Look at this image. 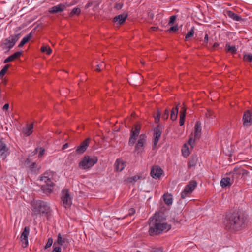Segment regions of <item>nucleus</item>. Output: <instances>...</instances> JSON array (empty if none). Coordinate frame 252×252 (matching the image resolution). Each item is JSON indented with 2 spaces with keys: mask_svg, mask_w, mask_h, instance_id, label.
Here are the masks:
<instances>
[{
  "mask_svg": "<svg viewBox=\"0 0 252 252\" xmlns=\"http://www.w3.org/2000/svg\"><path fill=\"white\" fill-rule=\"evenodd\" d=\"M249 222L247 215L240 211L227 213L224 217L223 225L225 230L235 233L245 229Z\"/></svg>",
  "mask_w": 252,
  "mask_h": 252,
  "instance_id": "1",
  "label": "nucleus"
},
{
  "mask_svg": "<svg viewBox=\"0 0 252 252\" xmlns=\"http://www.w3.org/2000/svg\"><path fill=\"white\" fill-rule=\"evenodd\" d=\"M163 220L162 214L160 212H156L153 216L150 218L148 232L150 236L160 235L171 228L170 225L163 222Z\"/></svg>",
  "mask_w": 252,
  "mask_h": 252,
  "instance_id": "2",
  "label": "nucleus"
},
{
  "mask_svg": "<svg viewBox=\"0 0 252 252\" xmlns=\"http://www.w3.org/2000/svg\"><path fill=\"white\" fill-rule=\"evenodd\" d=\"M32 216H48L51 214V209L47 202L37 200L32 202Z\"/></svg>",
  "mask_w": 252,
  "mask_h": 252,
  "instance_id": "3",
  "label": "nucleus"
},
{
  "mask_svg": "<svg viewBox=\"0 0 252 252\" xmlns=\"http://www.w3.org/2000/svg\"><path fill=\"white\" fill-rule=\"evenodd\" d=\"M48 172L44 173V175L40 177V181L44 182L45 184L42 185L41 189L43 193L48 194H50L53 189L55 185L51 178L49 177Z\"/></svg>",
  "mask_w": 252,
  "mask_h": 252,
  "instance_id": "4",
  "label": "nucleus"
},
{
  "mask_svg": "<svg viewBox=\"0 0 252 252\" xmlns=\"http://www.w3.org/2000/svg\"><path fill=\"white\" fill-rule=\"evenodd\" d=\"M161 112L159 109H158L157 112L154 114V118L155 119V123L158 125L153 129V141L158 142L162 133V126L159 124L160 118L161 117Z\"/></svg>",
  "mask_w": 252,
  "mask_h": 252,
  "instance_id": "5",
  "label": "nucleus"
},
{
  "mask_svg": "<svg viewBox=\"0 0 252 252\" xmlns=\"http://www.w3.org/2000/svg\"><path fill=\"white\" fill-rule=\"evenodd\" d=\"M163 14L161 13H158L157 15L156 20L158 21L159 24H162V31H164L167 33H173V15H172L170 17L169 20L167 22V21L165 22L166 24V25L162 24L163 21H160L161 19L162 18Z\"/></svg>",
  "mask_w": 252,
  "mask_h": 252,
  "instance_id": "6",
  "label": "nucleus"
},
{
  "mask_svg": "<svg viewBox=\"0 0 252 252\" xmlns=\"http://www.w3.org/2000/svg\"><path fill=\"white\" fill-rule=\"evenodd\" d=\"M97 162L96 157L91 158L89 156H85L79 163V167L83 169H88L94 166Z\"/></svg>",
  "mask_w": 252,
  "mask_h": 252,
  "instance_id": "7",
  "label": "nucleus"
},
{
  "mask_svg": "<svg viewBox=\"0 0 252 252\" xmlns=\"http://www.w3.org/2000/svg\"><path fill=\"white\" fill-rule=\"evenodd\" d=\"M141 126L142 124L139 122L133 125L130 131V137L128 142H136L140 135Z\"/></svg>",
  "mask_w": 252,
  "mask_h": 252,
  "instance_id": "8",
  "label": "nucleus"
},
{
  "mask_svg": "<svg viewBox=\"0 0 252 252\" xmlns=\"http://www.w3.org/2000/svg\"><path fill=\"white\" fill-rule=\"evenodd\" d=\"M61 199L63 206L67 208L72 204V198L67 189H63L61 192Z\"/></svg>",
  "mask_w": 252,
  "mask_h": 252,
  "instance_id": "9",
  "label": "nucleus"
},
{
  "mask_svg": "<svg viewBox=\"0 0 252 252\" xmlns=\"http://www.w3.org/2000/svg\"><path fill=\"white\" fill-rule=\"evenodd\" d=\"M197 185V183L195 180H191L185 187L183 191L181 193V197L185 198L188 194H190Z\"/></svg>",
  "mask_w": 252,
  "mask_h": 252,
  "instance_id": "10",
  "label": "nucleus"
},
{
  "mask_svg": "<svg viewBox=\"0 0 252 252\" xmlns=\"http://www.w3.org/2000/svg\"><path fill=\"white\" fill-rule=\"evenodd\" d=\"M223 152L226 156L231 157L233 153L236 151L237 147L235 143H224L222 145Z\"/></svg>",
  "mask_w": 252,
  "mask_h": 252,
  "instance_id": "11",
  "label": "nucleus"
},
{
  "mask_svg": "<svg viewBox=\"0 0 252 252\" xmlns=\"http://www.w3.org/2000/svg\"><path fill=\"white\" fill-rule=\"evenodd\" d=\"M15 45L10 36L7 38L2 40L0 42V46L3 50H6L5 53L6 54Z\"/></svg>",
  "mask_w": 252,
  "mask_h": 252,
  "instance_id": "12",
  "label": "nucleus"
},
{
  "mask_svg": "<svg viewBox=\"0 0 252 252\" xmlns=\"http://www.w3.org/2000/svg\"><path fill=\"white\" fill-rule=\"evenodd\" d=\"M70 4L67 2L61 3L57 5L54 6L49 9V12L51 14H56L63 12Z\"/></svg>",
  "mask_w": 252,
  "mask_h": 252,
  "instance_id": "13",
  "label": "nucleus"
},
{
  "mask_svg": "<svg viewBox=\"0 0 252 252\" xmlns=\"http://www.w3.org/2000/svg\"><path fill=\"white\" fill-rule=\"evenodd\" d=\"M201 123L199 121H197L194 126V137H190L187 142H195L196 140H199L201 137Z\"/></svg>",
  "mask_w": 252,
  "mask_h": 252,
  "instance_id": "14",
  "label": "nucleus"
},
{
  "mask_svg": "<svg viewBox=\"0 0 252 252\" xmlns=\"http://www.w3.org/2000/svg\"><path fill=\"white\" fill-rule=\"evenodd\" d=\"M30 233V228L26 226L20 236V241L22 243V247L23 248H27L28 246V236Z\"/></svg>",
  "mask_w": 252,
  "mask_h": 252,
  "instance_id": "15",
  "label": "nucleus"
},
{
  "mask_svg": "<svg viewBox=\"0 0 252 252\" xmlns=\"http://www.w3.org/2000/svg\"><path fill=\"white\" fill-rule=\"evenodd\" d=\"M195 143H185L182 148V154L184 157L187 158L190 154L191 151L195 146Z\"/></svg>",
  "mask_w": 252,
  "mask_h": 252,
  "instance_id": "16",
  "label": "nucleus"
},
{
  "mask_svg": "<svg viewBox=\"0 0 252 252\" xmlns=\"http://www.w3.org/2000/svg\"><path fill=\"white\" fill-rule=\"evenodd\" d=\"M244 126H250L252 123V110H247L244 112L243 116Z\"/></svg>",
  "mask_w": 252,
  "mask_h": 252,
  "instance_id": "17",
  "label": "nucleus"
},
{
  "mask_svg": "<svg viewBox=\"0 0 252 252\" xmlns=\"http://www.w3.org/2000/svg\"><path fill=\"white\" fill-rule=\"evenodd\" d=\"M25 165L29 168L31 172L33 173H37L40 168L34 162H32L31 159L27 158L25 161Z\"/></svg>",
  "mask_w": 252,
  "mask_h": 252,
  "instance_id": "18",
  "label": "nucleus"
},
{
  "mask_svg": "<svg viewBox=\"0 0 252 252\" xmlns=\"http://www.w3.org/2000/svg\"><path fill=\"white\" fill-rule=\"evenodd\" d=\"M56 242L59 245L63 246L64 248H66L69 243V241L66 236L62 235L61 233H59L57 236V241L54 243V245H55Z\"/></svg>",
  "mask_w": 252,
  "mask_h": 252,
  "instance_id": "19",
  "label": "nucleus"
},
{
  "mask_svg": "<svg viewBox=\"0 0 252 252\" xmlns=\"http://www.w3.org/2000/svg\"><path fill=\"white\" fill-rule=\"evenodd\" d=\"M163 173L162 169L158 166L153 167L151 170V175L155 179L159 178Z\"/></svg>",
  "mask_w": 252,
  "mask_h": 252,
  "instance_id": "20",
  "label": "nucleus"
},
{
  "mask_svg": "<svg viewBox=\"0 0 252 252\" xmlns=\"http://www.w3.org/2000/svg\"><path fill=\"white\" fill-rule=\"evenodd\" d=\"M127 17V14H126L125 15L120 14L117 16H116L113 18V22L114 23H117V25L120 26L124 24L125 23Z\"/></svg>",
  "mask_w": 252,
  "mask_h": 252,
  "instance_id": "21",
  "label": "nucleus"
},
{
  "mask_svg": "<svg viewBox=\"0 0 252 252\" xmlns=\"http://www.w3.org/2000/svg\"><path fill=\"white\" fill-rule=\"evenodd\" d=\"M231 179H233V183L237 182L238 180L241 178L238 167H235L233 171L228 173Z\"/></svg>",
  "mask_w": 252,
  "mask_h": 252,
  "instance_id": "22",
  "label": "nucleus"
},
{
  "mask_svg": "<svg viewBox=\"0 0 252 252\" xmlns=\"http://www.w3.org/2000/svg\"><path fill=\"white\" fill-rule=\"evenodd\" d=\"M126 166V162L122 159L118 158L116 160L114 164L115 170L117 172L122 171Z\"/></svg>",
  "mask_w": 252,
  "mask_h": 252,
  "instance_id": "23",
  "label": "nucleus"
},
{
  "mask_svg": "<svg viewBox=\"0 0 252 252\" xmlns=\"http://www.w3.org/2000/svg\"><path fill=\"white\" fill-rule=\"evenodd\" d=\"M220 184L222 188L230 187L233 184V179H231L228 174H226V176L221 179Z\"/></svg>",
  "mask_w": 252,
  "mask_h": 252,
  "instance_id": "24",
  "label": "nucleus"
},
{
  "mask_svg": "<svg viewBox=\"0 0 252 252\" xmlns=\"http://www.w3.org/2000/svg\"><path fill=\"white\" fill-rule=\"evenodd\" d=\"M0 154L1 157L5 158L10 154V150L4 143H0Z\"/></svg>",
  "mask_w": 252,
  "mask_h": 252,
  "instance_id": "25",
  "label": "nucleus"
},
{
  "mask_svg": "<svg viewBox=\"0 0 252 252\" xmlns=\"http://www.w3.org/2000/svg\"><path fill=\"white\" fill-rule=\"evenodd\" d=\"M226 14L229 18L232 19L234 21H243V19H242L240 16L236 14L235 13H234V12H233L232 11H230V10L226 11Z\"/></svg>",
  "mask_w": 252,
  "mask_h": 252,
  "instance_id": "26",
  "label": "nucleus"
},
{
  "mask_svg": "<svg viewBox=\"0 0 252 252\" xmlns=\"http://www.w3.org/2000/svg\"><path fill=\"white\" fill-rule=\"evenodd\" d=\"M32 36V32L28 34L27 35L23 37L18 45V47L19 48H22L25 44L27 43L29 41L31 40Z\"/></svg>",
  "mask_w": 252,
  "mask_h": 252,
  "instance_id": "27",
  "label": "nucleus"
},
{
  "mask_svg": "<svg viewBox=\"0 0 252 252\" xmlns=\"http://www.w3.org/2000/svg\"><path fill=\"white\" fill-rule=\"evenodd\" d=\"M33 124L31 123L30 124H27L26 126L23 128V132L25 135L29 136L33 132Z\"/></svg>",
  "mask_w": 252,
  "mask_h": 252,
  "instance_id": "28",
  "label": "nucleus"
},
{
  "mask_svg": "<svg viewBox=\"0 0 252 252\" xmlns=\"http://www.w3.org/2000/svg\"><path fill=\"white\" fill-rule=\"evenodd\" d=\"M198 161V157L196 155H192L188 163V168H191L196 166Z\"/></svg>",
  "mask_w": 252,
  "mask_h": 252,
  "instance_id": "29",
  "label": "nucleus"
},
{
  "mask_svg": "<svg viewBox=\"0 0 252 252\" xmlns=\"http://www.w3.org/2000/svg\"><path fill=\"white\" fill-rule=\"evenodd\" d=\"M186 109L182 107L180 112L179 124L180 126L184 125L186 117Z\"/></svg>",
  "mask_w": 252,
  "mask_h": 252,
  "instance_id": "30",
  "label": "nucleus"
},
{
  "mask_svg": "<svg viewBox=\"0 0 252 252\" xmlns=\"http://www.w3.org/2000/svg\"><path fill=\"white\" fill-rule=\"evenodd\" d=\"M163 198L167 205H170L172 204L173 200L171 194L165 193L163 196Z\"/></svg>",
  "mask_w": 252,
  "mask_h": 252,
  "instance_id": "31",
  "label": "nucleus"
},
{
  "mask_svg": "<svg viewBox=\"0 0 252 252\" xmlns=\"http://www.w3.org/2000/svg\"><path fill=\"white\" fill-rule=\"evenodd\" d=\"M226 52L230 53L232 54H235L237 52V48L235 46H230L229 44L227 43L225 45Z\"/></svg>",
  "mask_w": 252,
  "mask_h": 252,
  "instance_id": "32",
  "label": "nucleus"
},
{
  "mask_svg": "<svg viewBox=\"0 0 252 252\" xmlns=\"http://www.w3.org/2000/svg\"><path fill=\"white\" fill-rule=\"evenodd\" d=\"M84 144L80 145L76 149V152L78 154L83 153L86 150L87 148L89 146V143H84Z\"/></svg>",
  "mask_w": 252,
  "mask_h": 252,
  "instance_id": "33",
  "label": "nucleus"
},
{
  "mask_svg": "<svg viewBox=\"0 0 252 252\" xmlns=\"http://www.w3.org/2000/svg\"><path fill=\"white\" fill-rule=\"evenodd\" d=\"M238 168L239 170V173H240L241 177L243 178L244 180L246 179L247 177L249 176V172L241 167H238Z\"/></svg>",
  "mask_w": 252,
  "mask_h": 252,
  "instance_id": "34",
  "label": "nucleus"
},
{
  "mask_svg": "<svg viewBox=\"0 0 252 252\" xmlns=\"http://www.w3.org/2000/svg\"><path fill=\"white\" fill-rule=\"evenodd\" d=\"M42 53H46L47 55H50L52 52L51 48L48 46H43L40 48Z\"/></svg>",
  "mask_w": 252,
  "mask_h": 252,
  "instance_id": "35",
  "label": "nucleus"
},
{
  "mask_svg": "<svg viewBox=\"0 0 252 252\" xmlns=\"http://www.w3.org/2000/svg\"><path fill=\"white\" fill-rule=\"evenodd\" d=\"M243 60L248 63L252 62V54L244 53Z\"/></svg>",
  "mask_w": 252,
  "mask_h": 252,
  "instance_id": "36",
  "label": "nucleus"
},
{
  "mask_svg": "<svg viewBox=\"0 0 252 252\" xmlns=\"http://www.w3.org/2000/svg\"><path fill=\"white\" fill-rule=\"evenodd\" d=\"M81 13V9L78 7H74L71 11L69 13V16L71 17L74 15H79Z\"/></svg>",
  "mask_w": 252,
  "mask_h": 252,
  "instance_id": "37",
  "label": "nucleus"
},
{
  "mask_svg": "<svg viewBox=\"0 0 252 252\" xmlns=\"http://www.w3.org/2000/svg\"><path fill=\"white\" fill-rule=\"evenodd\" d=\"M141 178H142V176H141L140 175H135L132 177H128L127 179V181L129 183H135L138 180L141 179Z\"/></svg>",
  "mask_w": 252,
  "mask_h": 252,
  "instance_id": "38",
  "label": "nucleus"
},
{
  "mask_svg": "<svg viewBox=\"0 0 252 252\" xmlns=\"http://www.w3.org/2000/svg\"><path fill=\"white\" fill-rule=\"evenodd\" d=\"M177 15H174V33L179 30V28H181L183 26V23L179 24L177 23Z\"/></svg>",
  "mask_w": 252,
  "mask_h": 252,
  "instance_id": "39",
  "label": "nucleus"
},
{
  "mask_svg": "<svg viewBox=\"0 0 252 252\" xmlns=\"http://www.w3.org/2000/svg\"><path fill=\"white\" fill-rule=\"evenodd\" d=\"M194 27H192L191 30L188 32V33L185 35V39L187 40L188 39L192 37L194 33Z\"/></svg>",
  "mask_w": 252,
  "mask_h": 252,
  "instance_id": "40",
  "label": "nucleus"
},
{
  "mask_svg": "<svg viewBox=\"0 0 252 252\" xmlns=\"http://www.w3.org/2000/svg\"><path fill=\"white\" fill-rule=\"evenodd\" d=\"M45 150L44 148L42 147L37 148H36L34 151H33V153L34 154H37L38 152H39L38 157H41L43 155L44 153Z\"/></svg>",
  "mask_w": 252,
  "mask_h": 252,
  "instance_id": "41",
  "label": "nucleus"
},
{
  "mask_svg": "<svg viewBox=\"0 0 252 252\" xmlns=\"http://www.w3.org/2000/svg\"><path fill=\"white\" fill-rule=\"evenodd\" d=\"M144 147V143H136L135 146V151L138 153L142 151Z\"/></svg>",
  "mask_w": 252,
  "mask_h": 252,
  "instance_id": "42",
  "label": "nucleus"
},
{
  "mask_svg": "<svg viewBox=\"0 0 252 252\" xmlns=\"http://www.w3.org/2000/svg\"><path fill=\"white\" fill-rule=\"evenodd\" d=\"M23 54L22 51H19L15 52L14 54L11 55L13 60L14 61L16 59H18Z\"/></svg>",
  "mask_w": 252,
  "mask_h": 252,
  "instance_id": "43",
  "label": "nucleus"
},
{
  "mask_svg": "<svg viewBox=\"0 0 252 252\" xmlns=\"http://www.w3.org/2000/svg\"><path fill=\"white\" fill-rule=\"evenodd\" d=\"M139 139L136 142H146L147 140V135L145 133H142L139 136Z\"/></svg>",
  "mask_w": 252,
  "mask_h": 252,
  "instance_id": "44",
  "label": "nucleus"
},
{
  "mask_svg": "<svg viewBox=\"0 0 252 252\" xmlns=\"http://www.w3.org/2000/svg\"><path fill=\"white\" fill-rule=\"evenodd\" d=\"M10 37L12 39L15 44H16V42L19 40L20 37V33L11 35Z\"/></svg>",
  "mask_w": 252,
  "mask_h": 252,
  "instance_id": "45",
  "label": "nucleus"
},
{
  "mask_svg": "<svg viewBox=\"0 0 252 252\" xmlns=\"http://www.w3.org/2000/svg\"><path fill=\"white\" fill-rule=\"evenodd\" d=\"M169 110L167 108H166L165 110L164 113L162 115V117H161L162 119L164 120H167L169 116Z\"/></svg>",
  "mask_w": 252,
  "mask_h": 252,
  "instance_id": "46",
  "label": "nucleus"
},
{
  "mask_svg": "<svg viewBox=\"0 0 252 252\" xmlns=\"http://www.w3.org/2000/svg\"><path fill=\"white\" fill-rule=\"evenodd\" d=\"M53 239L52 238H49L48 239L47 243H46V245L45 246L44 249H47L48 248H50L52 246V245L53 244Z\"/></svg>",
  "mask_w": 252,
  "mask_h": 252,
  "instance_id": "47",
  "label": "nucleus"
},
{
  "mask_svg": "<svg viewBox=\"0 0 252 252\" xmlns=\"http://www.w3.org/2000/svg\"><path fill=\"white\" fill-rule=\"evenodd\" d=\"M104 67V64L103 63H101L97 64L95 66V70L97 72H100L102 70V68Z\"/></svg>",
  "mask_w": 252,
  "mask_h": 252,
  "instance_id": "48",
  "label": "nucleus"
},
{
  "mask_svg": "<svg viewBox=\"0 0 252 252\" xmlns=\"http://www.w3.org/2000/svg\"><path fill=\"white\" fill-rule=\"evenodd\" d=\"M123 3H116L114 8L117 10L121 9L123 7Z\"/></svg>",
  "mask_w": 252,
  "mask_h": 252,
  "instance_id": "49",
  "label": "nucleus"
},
{
  "mask_svg": "<svg viewBox=\"0 0 252 252\" xmlns=\"http://www.w3.org/2000/svg\"><path fill=\"white\" fill-rule=\"evenodd\" d=\"M13 61L12 57L10 55L4 60L3 63H7Z\"/></svg>",
  "mask_w": 252,
  "mask_h": 252,
  "instance_id": "50",
  "label": "nucleus"
},
{
  "mask_svg": "<svg viewBox=\"0 0 252 252\" xmlns=\"http://www.w3.org/2000/svg\"><path fill=\"white\" fill-rule=\"evenodd\" d=\"M148 16L151 20H153L154 18V13L151 10L148 12Z\"/></svg>",
  "mask_w": 252,
  "mask_h": 252,
  "instance_id": "51",
  "label": "nucleus"
},
{
  "mask_svg": "<svg viewBox=\"0 0 252 252\" xmlns=\"http://www.w3.org/2000/svg\"><path fill=\"white\" fill-rule=\"evenodd\" d=\"M135 213V210L134 208H130L128 210V215L131 216L133 215Z\"/></svg>",
  "mask_w": 252,
  "mask_h": 252,
  "instance_id": "52",
  "label": "nucleus"
},
{
  "mask_svg": "<svg viewBox=\"0 0 252 252\" xmlns=\"http://www.w3.org/2000/svg\"><path fill=\"white\" fill-rule=\"evenodd\" d=\"M7 73V72L6 71H5L4 70H3V69H2L0 71V79H1L3 78V77H4V76L5 75V74Z\"/></svg>",
  "mask_w": 252,
  "mask_h": 252,
  "instance_id": "53",
  "label": "nucleus"
},
{
  "mask_svg": "<svg viewBox=\"0 0 252 252\" xmlns=\"http://www.w3.org/2000/svg\"><path fill=\"white\" fill-rule=\"evenodd\" d=\"M178 111H179V108L178 107V106H176L174 108V116H175V118H174V121L177 119V115L178 114Z\"/></svg>",
  "mask_w": 252,
  "mask_h": 252,
  "instance_id": "54",
  "label": "nucleus"
},
{
  "mask_svg": "<svg viewBox=\"0 0 252 252\" xmlns=\"http://www.w3.org/2000/svg\"><path fill=\"white\" fill-rule=\"evenodd\" d=\"M52 252H61V248L60 247H56Z\"/></svg>",
  "mask_w": 252,
  "mask_h": 252,
  "instance_id": "55",
  "label": "nucleus"
},
{
  "mask_svg": "<svg viewBox=\"0 0 252 252\" xmlns=\"http://www.w3.org/2000/svg\"><path fill=\"white\" fill-rule=\"evenodd\" d=\"M150 252H163V250L161 248H157L153 250Z\"/></svg>",
  "mask_w": 252,
  "mask_h": 252,
  "instance_id": "56",
  "label": "nucleus"
},
{
  "mask_svg": "<svg viewBox=\"0 0 252 252\" xmlns=\"http://www.w3.org/2000/svg\"><path fill=\"white\" fill-rule=\"evenodd\" d=\"M9 107V103H5L4 106H3L2 109L3 111H6L8 109Z\"/></svg>",
  "mask_w": 252,
  "mask_h": 252,
  "instance_id": "57",
  "label": "nucleus"
},
{
  "mask_svg": "<svg viewBox=\"0 0 252 252\" xmlns=\"http://www.w3.org/2000/svg\"><path fill=\"white\" fill-rule=\"evenodd\" d=\"M11 66V64H6L2 68V69L3 70H4L5 71H6V72H7L8 69L9 68V67Z\"/></svg>",
  "mask_w": 252,
  "mask_h": 252,
  "instance_id": "58",
  "label": "nucleus"
},
{
  "mask_svg": "<svg viewBox=\"0 0 252 252\" xmlns=\"http://www.w3.org/2000/svg\"><path fill=\"white\" fill-rule=\"evenodd\" d=\"M93 4V1H89L86 5L85 6V8L86 9L88 8L89 7H91Z\"/></svg>",
  "mask_w": 252,
  "mask_h": 252,
  "instance_id": "59",
  "label": "nucleus"
},
{
  "mask_svg": "<svg viewBox=\"0 0 252 252\" xmlns=\"http://www.w3.org/2000/svg\"><path fill=\"white\" fill-rule=\"evenodd\" d=\"M208 40H209L208 35L207 33H206L205 37H204V42L207 44L208 42Z\"/></svg>",
  "mask_w": 252,
  "mask_h": 252,
  "instance_id": "60",
  "label": "nucleus"
},
{
  "mask_svg": "<svg viewBox=\"0 0 252 252\" xmlns=\"http://www.w3.org/2000/svg\"><path fill=\"white\" fill-rule=\"evenodd\" d=\"M170 111V119L173 121V107L172 108Z\"/></svg>",
  "mask_w": 252,
  "mask_h": 252,
  "instance_id": "61",
  "label": "nucleus"
},
{
  "mask_svg": "<svg viewBox=\"0 0 252 252\" xmlns=\"http://www.w3.org/2000/svg\"><path fill=\"white\" fill-rule=\"evenodd\" d=\"M212 113L213 112L211 110L208 111V112L206 114L207 117H211V116L212 115Z\"/></svg>",
  "mask_w": 252,
  "mask_h": 252,
  "instance_id": "62",
  "label": "nucleus"
},
{
  "mask_svg": "<svg viewBox=\"0 0 252 252\" xmlns=\"http://www.w3.org/2000/svg\"><path fill=\"white\" fill-rule=\"evenodd\" d=\"M219 46V44L218 43L215 42L212 46V48L215 49L217 48Z\"/></svg>",
  "mask_w": 252,
  "mask_h": 252,
  "instance_id": "63",
  "label": "nucleus"
},
{
  "mask_svg": "<svg viewBox=\"0 0 252 252\" xmlns=\"http://www.w3.org/2000/svg\"><path fill=\"white\" fill-rule=\"evenodd\" d=\"M68 147V143H65V144H64L63 146V147H62V149L63 150L67 148V147Z\"/></svg>",
  "mask_w": 252,
  "mask_h": 252,
  "instance_id": "64",
  "label": "nucleus"
}]
</instances>
